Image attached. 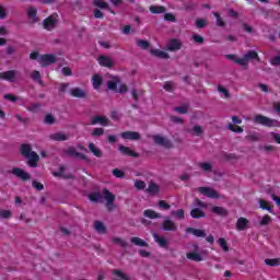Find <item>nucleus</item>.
Wrapping results in <instances>:
<instances>
[{
  "instance_id": "1",
  "label": "nucleus",
  "mask_w": 280,
  "mask_h": 280,
  "mask_svg": "<svg viewBox=\"0 0 280 280\" xmlns=\"http://www.w3.org/2000/svg\"><path fill=\"white\" fill-rule=\"evenodd\" d=\"M254 124H259L266 128H277L279 127V120L266 117L264 115H256L253 118Z\"/></svg>"
},
{
  "instance_id": "2",
  "label": "nucleus",
  "mask_w": 280,
  "mask_h": 280,
  "mask_svg": "<svg viewBox=\"0 0 280 280\" xmlns=\"http://www.w3.org/2000/svg\"><path fill=\"white\" fill-rule=\"evenodd\" d=\"M153 141L155 145H161L162 148H166L167 150H171V148H174V143H172L170 139H166L163 136H159V135L153 136Z\"/></svg>"
},
{
  "instance_id": "3",
  "label": "nucleus",
  "mask_w": 280,
  "mask_h": 280,
  "mask_svg": "<svg viewBox=\"0 0 280 280\" xmlns=\"http://www.w3.org/2000/svg\"><path fill=\"white\" fill-rule=\"evenodd\" d=\"M55 62H57V59L56 55L52 54L42 55L39 58L40 67H49L50 65H55Z\"/></svg>"
},
{
  "instance_id": "4",
  "label": "nucleus",
  "mask_w": 280,
  "mask_h": 280,
  "mask_svg": "<svg viewBox=\"0 0 280 280\" xmlns=\"http://www.w3.org/2000/svg\"><path fill=\"white\" fill-rule=\"evenodd\" d=\"M198 191L199 194H202V196H206L207 198H212V199L220 198V194H218V190L211 187H199Z\"/></svg>"
},
{
  "instance_id": "5",
  "label": "nucleus",
  "mask_w": 280,
  "mask_h": 280,
  "mask_svg": "<svg viewBox=\"0 0 280 280\" xmlns=\"http://www.w3.org/2000/svg\"><path fill=\"white\" fill-rule=\"evenodd\" d=\"M103 196L106 200V207L108 208L109 211H113L112 207H115V195L108 190V188L103 189Z\"/></svg>"
},
{
  "instance_id": "6",
  "label": "nucleus",
  "mask_w": 280,
  "mask_h": 280,
  "mask_svg": "<svg viewBox=\"0 0 280 280\" xmlns=\"http://www.w3.org/2000/svg\"><path fill=\"white\" fill-rule=\"evenodd\" d=\"M161 229L162 231H166V232H170V231L176 232L178 231V225H176V223H174V221H172L170 217H165Z\"/></svg>"
},
{
  "instance_id": "7",
  "label": "nucleus",
  "mask_w": 280,
  "mask_h": 280,
  "mask_svg": "<svg viewBox=\"0 0 280 280\" xmlns=\"http://www.w3.org/2000/svg\"><path fill=\"white\" fill-rule=\"evenodd\" d=\"M11 174H13V176H16V178H21V180L24 182L32 178V175H30V173L23 171V168L20 167H13Z\"/></svg>"
},
{
  "instance_id": "8",
  "label": "nucleus",
  "mask_w": 280,
  "mask_h": 280,
  "mask_svg": "<svg viewBox=\"0 0 280 280\" xmlns=\"http://www.w3.org/2000/svg\"><path fill=\"white\" fill-rule=\"evenodd\" d=\"M56 16H57L56 14H52L42 22L45 30L51 31L54 30V27H56V23H57Z\"/></svg>"
},
{
  "instance_id": "9",
  "label": "nucleus",
  "mask_w": 280,
  "mask_h": 280,
  "mask_svg": "<svg viewBox=\"0 0 280 280\" xmlns=\"http://www.w3.org/2000/svg\"><path fill=\"white\" fill-rule=\"evenodd\" d=\"M0 80H7L8 82H14L16 80V70H9L0 72Z\"/></svg>"
},
{
  "instance_id": "10",
  "label": "nucleus",
  "mask_w": 280,
  "mask_h": 280,
  "mask_svg": "<svg viewBox=\"0 0 280 280\" xmlns=\"http://www.w3.org/2000/svg\"><path fill=\"white\" fill-rule=\"evenodd\" d=\"M118 150L119 152H121V154H124L125 156H132L133 159H139L140 154L130 150V148L124 145V144H120L118 147Z\"/></svg>"
},
{
  "instance_id": "11",
  "label": "nucleus",
  "mask_w": 280,
  "mask_h": 280,
  "mask_svg": "<svg viewBox=\"0 0 280 280\" xmlns=\"http://www.w3.org/2000/svg\"><path fill=\"white\" fill-rule=\"evenodd\" d=\"M118 84H121V79L119 77H112V80L107 81L108 91H114V93H117Z\"/></svg>"
},
{
  "instance_id": "12",
  "label": "nucleus",
  "mask_w": 280,
  "mask_h": 280,
  "mask_svg": "<svg viewBox=\"0 0 280 280\" xmlns=\"http://www.w3.org/2000/svg\"><path fill=\"white\" fill-rule=\"evenodd\" d=\"M183 47V44L176 38H172L167 44H166V49L167 51H178Z\"/></svg>"
},
{
  "instance_id": "13",
  "label": "nucleus",
  "mask_w": 280,
  "mask_h": 280,
  "mask_svg": "<svg viewBox=\"0 0 280 280\" xmlns=\"http://www.w3.org/2000/svg\"><path fill=\"white\" fill-rule=\"evenodd\" d=\"M153 240L154 242H156V244H159L160 248H168L170 246V242H167V238L160 236L156 233H153Z\"/></svg>"
},
{
  "instance_id": "14",
  "label": "nucleus",
  "mask_w": 280,
  "mask_h": 280,
  "mask_svg": "<svg viewBox=\"0 0 280 280\" xmlns=\"http://www.w3.org/2000/svg\"><path fill=\"white\" fill-rule=\"evenodd\" d=\"M122 139H129L130 141H139L141 133L137 131H125L121 133Z\"/></svg>"
},
{
  "instance_id": "15",
  "label": "nucleus",
  "mask_w": 280,
  "mask_h": 280,
  "mask_svg": "<svg viewBox=\"0 0 280 280\" xmlns=\"http://www.w3.org/2000/svg\"><path fill=\"white\" fill-rule=\"evenodd\" d=\"M37 14H38V11L36 10V8L28 7L27 16H28L30 21H32V23H39L40 22V19H38Z\"/></svg>"
},
{
  "instance_id": "16",
  "label": "nucleus",
  "mask_w": 280,
  "mask_h": 280,
  "mask_svg": "<svg viewBox=\"0 0 280 280\" xmlns=\"http://www.w3.org/2000/svg\"><path fill=\"white\" fill-rule=\"evenodd\" d=\"M98 63L102 67H107L108 69H113V67L115 66V63L113 62V59L110 57H107V56H100L98 57Z\"/></svg>"
},
{
  "instance_id": "17",
  "label": "nucleus",
  "mask_w": 280,
  "mask_h": 280,
  "mask_svg": "<svg viewBox=\"0 0 280 280\" xmlns=\"http://www.w3.org/2000/svg\"><path fill=\"white\" fill-rule=\"evenodd\" d=\"M150 54H151V56H154L155 58H160V60H170V54H167L161 49H151Z\"/></svg>"
},
{
  "instance_id": "18",
  "label": "nucleus",
  "mask_w": 280,
  "mask_h": 280,
  "mask_svg": "<svg viewBox=\"0 0 280 280\" xmlns=\"http://www.w3.org/2000/svg\"><path fill=\"white\" fill-rule=\"evenodd\" d=\"M28 161L30 167H38V161H40V156L36 154V152H32L28 156H26Z\"/></svg>"
},
{
  "instance_id": "19",
  "label": "nucleus",
  "mask_w": 280,
  "mask_h": 280,
  "mask_svg": "<svg viewBox=\"0 0 280 280\" xmlns=\"http://www.w3.org/2000/svg\"><path fill=\"white\" fill-rule=\"evenodd\" d=\"M70 95H72V97H78L79 100H86V92H84L80 88L71 89L70 90Z\"/></svg>"
},
{
  "instance_id": "20",
  "label": "nucleus",
  "mask_w": 280,
  "mask_h": 280,
  "mask_svg": "<svg viewBox=\"0 0 280 280\" xmlns=\"http://www.w3.org/2000/svg\"><path fill=\"white\" fill-rule=\"evenodd\" d=\"M92 84L95 91H100L101 86L104 84V79H102L100 74H94L92 77Z\"/></svg>"
},
{
  "instance_id": "21",
  "label": "nucleus",
  "mask_w": 280,
  "mask_h": 280,
  "mask_svg": "<svg viewBox=\"0 0 280 280\" xmlns=\"http://www.w3.org/2000/svg\"><path fill=\"white\" fill-rule=\"evenodd\" d=\"M161 191V186L154 182L149 183V187L147 188V192L150 194L151 196H156Z\"/></svg>"
},
{
  "instance_id": "22",
  "label": "nucleus",
  "mask_w": 280,
  "mask_h": 280,
  "mask_svg": "<svg viewBox=\"0 0 280 280\" xmlns=\"http://www.w3.org/2000/svg\"><path fill=\"white\" fill-rule=\"evenodd\" d=\"M211 211L215 215H220L221 218H226V215H229V210H226V208H223V207L214 206L212 207Z\"/></svg>"
},
{
  "instance_id": "23",
  "label": "nucleus",
  "mask_w": 280,
  "mask_h": 280,
  "mask_svg": "<svg viewBox=\"0 0 280 280\" xmlns=\"http://www.w3.org/2000/svg\"><path fill=\"white\" fill-rule=\"evenodd\" d=\"M92 126H95L97 124H101V126H108V118L106 116H95L91 120Z\"/></svg>"
},
{
  "instance_id": "24",
  "label": "nucleus",
  "mask_w": 280,
  "mask_h": 280,
  "mask_svg": "<svg viewBox=\"0 0 280 280\" xmlns=\"http://www.w3.org/2000/svg\"><path fill=\"white\" fill-rule=\"evenodd\" d=\"M186 233H191L195 237H207V232L198 230L196 228H187Z\"/></svg>"
},
{
  "instance_id": "25",
  "label": "nucleus",
  "mask_w": 280,
  "mask_h": 280,
  "mask_svg": "<svg viewBox=\"0 0 280 280\" xmlns=\"http://www.w3.org/2000/svg\"><path fill=\"white\" fill-rule=\"evenodd\" d=\"M190 217L194 218V220H200V218H207V213L200 208H195L190 211Z\"/></svg>"
},
{
  "instance_id": "26",
  "label": "nucleus",
  "mask_w": 280,
  "mask_h": 280,
  "mask_svg": "<svg viewBox=\"0 0 280 280\" xmlns=\"http://www.w3.org/2000/svg\"><path fill=\"white\" fill-rule=\"evenodd\" d=\"M88 148L94 156H96L97 159H102V155H103L102 150L100 148H97V145H95V143L90 142Z\"/></svg>"
},
{
  "instance_id": "27",
  "label": "nucleus",
  "mask_w": 280,
  "mask_h": 280,
  "mask_svg": "<svg viewBox=\"0 0 280 280\" xmlns=\"http://www.w3.org/2000/svg\"><path fill=\"white\" fill-rule=\"evenodd\" d=\"M244 56H245V60H247V62L250 60H257V62H261L259 55L255 50H248Z\"/></svg>"
},
{
  "instance_id": "28",
  "label": "nucleus",
  "mask_w": 280,
  "mask_h": 280,
  "mask_svg": "<svg viewBox=\"0 0 280 280\" xmlns=\"http://www.w3.org/2000/svg\"><path fill=\"white\" fill-rule=\"evenodd\" d=\"M248 226V219L241 217L236 222V229L237 231H246V228Z\"/></svg>"
},
{
  "instance_id": "29",
  "label": "nucleus",
  "mask_w": 280,
  "mask_h": 280,
  "mask_svg": "<svg viewBox=\"0 0 280 280\" xmlns=\"http://www.w3.org/2000/svg\"><path fill=\"white\" fill-rule=\"evenodd\" d=\"M143 215L144 218H150V220H156V219L163 218L161 213L151 209L144 210Z\"/></svg>"
},
{
  "instance_id": "30",
  "label": "nucleus",
  "mask_w": 280,
  "mask_h": 280,
  "mask_svg": "<svg viewBox=\"0 0 280 280\" xmlns=\"http://www.w3.org/2000/svg\"><path fill=\"white\" fill-rule=\"evenodd\" d=\"M94 229L96 233H100L101 235H106V225H104V222L102 221H95L94 222Z\"/></svg>"
},
{
  "instance_id": "31",
  "label": "nucleus",
  "mask_w": 280,
  "mask_h": 280,
  "mask_svg": "<svg viewBox=\"0 0 280 280\" xmlns=\"http://www.w3.org/2000/svg\"><path fill=\"white\" fill-rule=\"evenodd\" d=\"M131 244H135V246H140L142 248H148L150 246L145 241L141 240L140 237H131L130 238Z\"/></svg>"
},
{
  "instance_id": "32",
  "label": "nucleus",
  "mask_w": 280,
  "mask_h": 280,
  "mask_svg": "<svg viewBox=\"0 0 280 280\" xmlns=\"http://www.w3.org/2000/svg\"><path fill=\"white\" fill-rule=\"evenodd\" d=\"M245 139H246V141H249V143H255L257 141H260L261 135H259L257 132H253V133L245 136Z\"/></svg>"
},
{
  "instance_id": "33",
  "label": "nucleus",
  "mask_w": 280,
  "mask_h": 280,
  "mask_svg": "<svg viewBox=\"0 0 280 280\" xmlns=\"http://www.w3.org/2000/svg\"><path fill=\"white\" fill-rule=\"evenodd\" d=\"M32 152H33V151H32V145H31V144L23 143V144L21 145V154H22V156L27 158V156H30V154H31Z\"/></svg>"
},
{
  "instance_id": "34",
  "label": "nucleus",
  "mask_w": 280,
  "mask_h": 280,
  "mask_svg": "<svg viewBox=\"0 0 280 280\" xmlns=\"http://www.w3.org/2000/svg\"><path fill=\"white\" fill-rule=\"evenodd\" d=\"M89 200H91V202H100V200H102V192L100 191H94L88 195Z\"/></svg>"
},
{
  "instance_id": "35",
  "label": "nucleus",
  "mask_w": 280,
  "mask_h": 280,
  "mask_svg": "<svg viewBox=\"0 0 280 280\" xmlns=\"http://www.w3.org/2000/svg\"><path fill=\"white\" fill-rule=\"evenodd\" d=\"M52 176H56L57 178H65L66 180H73L75 178L73 174H62L61 172H52Z\"/></svg>"
},
{
  "instance_id": "36",
  "label": "nucleus",
  "mask_w": 280,
  "mask_h": 280,
  "mask_svg": "<svg viewBox=\"0 0 280 280\" xmlns=\"http://www.w3.org/2000/svg\"><path fill=\"white\" fill-rule=\"evenodd\" d=\"M171 215H173L177 220H185V210H183V209L173 210L171 212Z\"/></svg>"
},
{
  "instance_id": "37",
  "label": "nucleus",
  "mask_w": 280,
  "mask_h": 280,
  "mask_svg": "<svg viewBox=\"0 0 280 280\" xmlns=\"http://www.w3.org/2000/svg\"><path fill=\"white\" fill-rule=\"evenodd\" d=\"M187 259H191V261H202V255L198 253H188L186 255Z\"/></svg>"
},
{
  "instance_id": "38",
  "label": "nucleus",
  "mask_w": 280,
  "mask_h": 280,
  "mask_svg": "<svg viewBox=\"0 0 280 280\" xmlns=\"http://www.w3.org/2000/svg\"><path fill=\"white\" fill-rule=\"evenodd\" d=\"M173 110L175 113H179V115H187V113H189V106L187 105L177 106V107H174Z\"/></svg>"
},
{
  "instance_id": "39",
  "label": "nucleus",
  "mask_w": 280,
  "mask_h": 280,
  "mask_svg": "<svg viewBox=\"0 0 280 280\" xmlns=\"http://www.w3.org/2000/svg\"><path fill=\"white\" fill-rule=\"evenodd\" d=\"M93 4L96 8H101V10H108V8H109L107 2H105L104 0H94Z\"/></svg>"
},
{
  "instance_id": "40",
  "label": "nucleus",
  "mask_w": 280,
  "mask_h": 280,
  "mask_svg": "<svg viewBox=\"0 0 280 280\" xmlns=\"http://www.w3.org/2000/svg\"><path fill=\"white\" fill-rule=\"evenodd\" d=\"M166 10L167 9H165V7H150V12H152V14H163V12H166Z\"/></svg>"
},
{
  "instance_id": "41",
  "label": "nucleus",
  "mask_w": 280,
  "mask_h": 280,
  "mask_svg": "<svg viewBox=\"0 0 280 280\" xmlns=\"http://www.w3.org/2000/svg\"><path fill=\"white\" fill-rule=\"evenodd\" d=\"M51 139H54V141H67L68 137L65 133L57 132L51 136Z\"/></svg>"
},
{
  "instance_id": "42",
  "label": "nucleus",
  "mask_w": 280,
  "mask_h": 280,
  "mask_svg": "<svg viewBox=\"0 0 280 280\" xmlns=\"http://www.w3.org/2000/svg\"><path fill=\"white\" fill-rule=\"evenodd\" d=\"M113 275H116V277H119V279L122 280H130V277H128V275L124 273V271L119 270V269H114Z\"/></svg>"
},
{
  "instance_id": "43",
  "label": "nucleus",
  "mask_w": 280,
  "mask_h": 280,
  "mask_svg": "<svg viewBox=\"0 0 280 280\" xmlns=\"http://www.w3.org/2000/svg\"><path fill=\"white\" fill-rule=\"evenodd\" d=\"M196 28L197 30H205L207 27V20L205 19H197L195 22Z\"/></svg>"
},
{
  "instance_id": "44",
  "label": "nucleus",
  "mask_w": 280,
  "mask_h": 280,
  "mask_svg": "<svg viewBox=\"0 0 280 280\" xmlns=\"http://www.w3.org/2000/svg\"><path fill=\"white\" fill-rule=\"evenodd\" d=\"M44 124H47L48 126H54V124H56V117H54V115L51 114L46 115L44 118Z\"/></svg>"
},
{
  "instance_id": "45",
  "label": "nucleus",
  "mask_w": 280,
  "mask_h": 280,
  "mask_svg": "<svg viewBox=\"0 0 280 280\" xmlns=\"http://www.w3.org/2000/svg\"><path fill=\"white\" fill-rule=\"evenodd\" d=\"M270 222H272V218H270V215L266 214L259 221V226H268V224H270Z\"/></svg>"
},
{
  "instance_id": "46",
  "label": "nucleus",
  "mask_w": 280,
  "mask_h": 280,
  "mask_svg": "<svg viewBox=\"0 0 280 280\" xmlns=\"http://www.w3.org/2000/svg\"><path fill=\"white\" fill-rule=\"evenodd\" d=\"M137 45L140 47V49H150V42L145 39H138Z\"/></svg>"
},
{
  "instance_id": "47",
  "label": "nucleus",
  "mask_w": 280,
  "mask_h": 280,
  "mask_svg": "<svg viewBox=\"0 0 280 280\" xmlns=\"http://www.w3.org/2000/svg\"><path fill=\"white\" fill-rule=\"evenodd\" d=\"M228 130H231L232 132H236V133H242L244 132V128L240 127V126H235L233 124H229L228 125Z\"/></svg>"
},
{
  "instance_id": "48",
  "label": "nucleus",
  "mask_w": 280,
  "mask_h": 280,
  "mask_svg": "<svg viewBox=\"0 0 280 280\" xmlns=\"http://www.w3.org/2000/svg\"><path fill=\"white\" fill-rule=\"evenodd\" d=\"M32 80L34 82H38V84H43V80L40 79V72L37 70H34L33 73L31 74Z\"/></svg>"
},
{
  "instance_id": "49",
  "label": "nucleus",
  "mask_w": 280,
  "mask_h": 280,
  "mask_svg": "<svg viewBox=\"0 0 280 280\" xmlns=\"http://www.w3.org/2000/svg\"><path fill=\"white\" fill-rule=\"evenodd\" d=\"M199 167L203 170V172H211L213 170V165L207 162L199 163Z\"/></svg>"
},
{
  "instance_id": "50",
  "label": "nucleus",
  "mask_w": 280,
  "mask_h": 280,
  "mask_svg": "<svg viewBox=\"0 0 280 280\" xmlns=\"http://www.w3.org/2000/svg\"><path fill=\"white\" fill-rule=\"evenodd\" d=\"M0 218L2 220H10V218H12V211H10V210H0Z\"/></svg>"
},
{
  "instance_id": "51",
  "label": "nucleus",
  "mask_w": 280,
  "mask_h": 280,
  "mask_svg": "<svg viewBox=\"0 0 280 280\" xmlns=\"http://www.w3.org/2000/svg\"><path fill=\"white\" fill-rule=\"evenodd\" d=\"M191 39L197 43V45H203L205 44V37H202L201 35L199 34H194L191 36Z\"/></svg>"
},
{
  "instance_id": "52",
  "label": "nucleus",
  "mask_w": 280,
  "mask_h": 280,
  "mask_svg": "<svg viewBox=\"0 0 280 280\" xmlns=\"http://www.w3.org/2000/svg\"><path fill=\"white\" fill-rule=\"evenodd\" d=\"M164 91H167L168 93H174V82L167 81L163 85Z\"/></svg>"
},
{
  "instance_id": "53",
  "label": "nucleus",
  "mask_w": 280,
  "mask_h": 280,
  "mask_svg": "<svg viewBox=\"0 0 280 280\" xmlns=\"http://www.w3.org/2000/svg\"><path fill=\"white\" fill-rule=\"evenodd\" d=\"M215 19H217V25L218 27H226V24L224 23V21L222 20V18L220 16V13L214 12L213 13Z\"/></svg>"
},
{
  "instance_id": "54",
  "label": "nucleus",
  "mask_w": 280,
  "mask_h": 280,
  "mask_svg": "<svg viewBox=\"0 0 280 280\" xmlns=\"http://www.w3.org/2000/svg\"><path fill=\"white\" fill-rule=\"evenodd\" d=\"M113 243L114 244H119V246H121L122 248H128V243H126V241H124L119 237L113 238Z\"/></svg>"
},
{
  "instance_id": "55",
  "label": "nucleus",
  "mask_w": 280,
  "mask_h": 280,
  "mask_svg": "<svg viewBox=\"0 0 280 280\" xmlns=\"http://www.w3.org/2000/svg\"><path fill=\"white\" fill-rule=\"evenodd\" d=\"M218 91H219V93H222L224 95V97H226V100L231 98V93L224 86L219 85Z\"/></svg>"
},
{
  "instance_id": "56",
  "label": "nucleus",
  "mask_w": 280,
  "mask_h": 280,
  "mask_svg": "<svg viewBox=\"0 0 280 280\" xmlns=\"http://www.w3.org/2000/svg\"><path fill=\"white\" fill-rule=\"evenodd\" d=\"M218 244L222 247V249L225 253H229V244H226V241L224 238H219Z\"/></svg>"
},
{
  "instance_id": "57",
  "label": "nucleus",
  "mask_w": 280,
  "mask_h": 280,
  "mask_svg": "<svg viewBox=\"0 0 280 280\" xmlns=\"http://www.w3.org/2000/svg\"><path fill=\"white\" fill-rule=\"evenodd\" d=\"M265 264L266 266H279V258H273V259L267 258L265 260Z\"/></svg>"
},
{
  "instance_id": "58",
  "label": "nucleus",
  "mask_w": 280,
  "mask_h": 280,
  "mask_svg": "<svg viewBox=\"0 0 280 280\" xmlns=\"http://www.w3.org/2000/svg\"><path fill=\"white\" fill-rule=\"evenodd\" d=\"M32 185L37 191H43V189H45V186L39 182L33 180Z\"/></svg>"
},
{
  "instance_id": "59",
  "label": "nucleus",
  "mask_w": 280,
  "mask_h": 280,
  "mask_svg": "<svg viewBox=\"0 0 280 280\" xmlns=\"http://www.w3.org/2000/svg\"><path fill=\"white\" fill-rule=\"evenodd\" d=\"M269 62L272 67H280V55L271 58Z\"/></svg>"
},
{
  "instance_id": "60",
  "label": "nucleus",
  "mask_w": 280,
  "mask_h": 280,
  "mask_svg": "<svg viewBox=\"0 0 280 280\" xmlns=\"http://www.w3.org/2000/svg\"><path fill=\"white\" fill-rule=\"evenodd\" d=\"M158 205L160 209H164V211H167L172 208V206H170V203H166L165 200H160Z\"/></svg>"
},
{
  "instance_id": "61",
  "label": "nucleus",
  "mask_w": 280,
  "mask_h": 280,
  "mask_svg": "<svg viewBox=\"0 0 280 280\" xmlns=\"http://www.w3.org/2000/svg\"><path fill=\"white\" fill-rule=\"evenodd\" d=\"M192 132L194 135H196V137H200V135H202V127H200V125H196L192 128Z\"/></svg>"
},
{
  "instance_id": "62",
  "label": "nucleus",
  "mask_w": 280,
  "mask_h": 280,
  "mask_svg": "<svg viewBox=\"0 0 280 280\" xmlns=\"http://www.w3.org/2000/svg\"><path fill=\"white\" fill-rule=\"evenodd\" d=\"M135 187H136V189L143 190V189H145V182H143V180H136Z\"/></svg>"
},
{
  "instance_id": "63",
  "label": "nucleus",
  "mask_w": 280,
  "mask_h": 280,
  "mask_svg": "<svg viewBox=\"0 0 280 280\" xmlns=\"http://www.w3.org/2000/svg\"><path fill=\"white\" fill-rule=\"evenodd\" d=\"M113 175L116 177V178H124L125 174L119 168H114L113 170Z\"/></svg>"
},
{
  "instance_id": "64",
  "label": "nucleus",
  "mask_w": 280,
  "mask_h": 280,
  "mask_svg": "<svg viewBox=\"0 0 280 280\" xmlns=\"http://www.w3.org/2000/svg\"><path fill=\"white\" fill-rule=\"evenodd\" d=\"M104 135V128H95L92 132V137H102Z\"/></svg>"
}]
</instances>
